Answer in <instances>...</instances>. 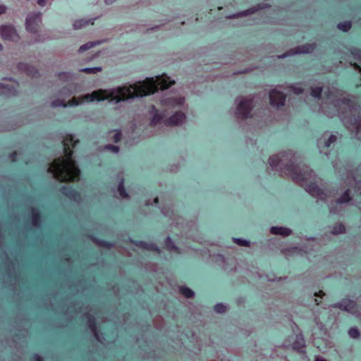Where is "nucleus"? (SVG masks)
<instances>
[{
	"label": "nucleus",
	"instance_id": "1",
	"mask_svg": "<svg viewBox=\"0 0 361 361\" xmlns=\"http://www.w3.org/2000/svg\"><path fill=\"white\" fill-rule=\"evenodd\" d=\"M281 158L277 155L271 156L269 159V164L273 171H277L278 167L281 166V170L286 171L295 183H302L311 178L314 171L307 166H302L296 164L295 152L288 149L280 153Z\"/></svg>",
	"mask_w": 361,
	"mask_h": 361
},
{
	"label": "nucleus",
	"instance_id": "2",
	"mask_svg": "<svg viewBox=\"0 0 361 361\" xmlns=\"http://www.w3.org/2000/svg\"><path fill=\"white\" fill-rule=\"evenodd\" d=\"M235 102L237 106L235 112L236 118L245 120L251 117V112L254 107L253 98L238 96Z\"/></svg>",
	"mask_w": 361,
	"mask_h": 361
},
{
	"label": "nucleus",
	"instance_id": "3",
	"mask_svg": "<svg viewBox=\"0 0 361 361\" xmlns=\"http://www.w3.org/2000/svg\"><path fill=\"white\" fill-rule=\"evenodd\" d=\"M82 318L86 319L87 326L92 333L94 338L100 343H104L106 337L104 333L99 332L96 317L90 312H85L83 314Z\"/></svg>",
	"mask_w": 361,
	"mask_h": 361
},
{
	"label": "nucleus",
	"instance_id": "4",
	"mask_svg": "<svg viewBox=\"0 0 361 361\" xmlns=\"http://www.w3.org/2000/svg\"><path fill=\"white\" fill-rule=\"evenodd\" d=\"M0 37L4 41L13 43H18L20 39V35L16 27L11 23L0 25Z\"/></svg>",
	"mask_w": 361,
	"mask_h": 361
},
{
	"label": "nucleus",
	"instance_id": "5",
	"mask_svg": "<svg viewBox=\"0 0 361 361\" xmlns=\"http://www.w3.org/2000/svg\"><path fill=\"white\" fill-rule=\"evenodd\" d=\"M175 84V81L166 74L156 75L155 79L152 78L151 93L159 92L164 89H168Z\"/></svg>",
	"mask_w": 361,
	"mask_h": 361
},
{
	"label": "nucleus",
	"instance_id": "6",
	"mask_svg": "<svg viewBox=\"0 0 361 361\" xmlns=\"http://www.w3.org/2000/svg\"><path fill=\"white\" fill-rule=\"evenodd\" d=\"M42 16L41 12L31 13L27 15L25 21V27L29 33L36 35L39 32Z\"/></svg>",
	"mask_w": 361,
	"mask_h": 361
},
{
	"label": "nucleus",
	"instance_id": "7",
	"mask_svg": "<svg viewBox=\"0 0 361 361\" xmlns=\"http://www.w3.org/2000/svg\"><path fill=\"white\" fill-rule=\"evenodd\" d=\"M288 341H293L291 344V348L293 350L300 354L306 353V351L305 350L306 347L305 340L301 331L298 334H292L291 335H290L288 336V340L286 341V343Z\"/></svg>",
	"mask_w": 361,
	"mask_h": 361
},
{
	"label": "nucleus",
	"instance_id": "8",
	"mask_svg": "<svg viewBox=\"0 0 361 361\" xmlns=\"http://www.w3.org/2000/svg\"><path fill=\"white\" fill-rule=\"evenodd\" d=\"M270 7L269 4L259 3L254 6H252L244 11H238L226 16L227 19H237L243 17H246L257 13L259 11L264 10Z\"/></svg>",
	"mask_w": 361,
	"mask_h": 361
},
{
	"label": "nucleus",
	"instance_id": "9",
	"mask_svg": "<svg viewBox=\"0 0 361 361\" xmlns=\"http://www.w3.org/2000/svg\"><path fill=\"white\" fill-rule=\"evenodd\" d=\"M269 97L272 107L279 109L285 106L286 94L276 88L270 90Z\"/></svg>",
	"mask_w": 361,
	"mask_h": 361
},
{
	"label": "nucleus",
	"instance_id": "10",
	"mask_svg": "<svg viewBox=\"0 0 361 361\" xmlns=\"http://www.w3.org/2000/svg\"><path fill=\"white\" fill-rule=\"evenodd\" d=\"M59 192L65 197H68L71 201L80 204L82 202V196L80 192L75 190L70 185H62L59 188Z\"/></svg>",
	"mask_w": 361,
	"mask_h": 361
},
{
	"label": "nucleus",
	"instance_id": "11",
	"mask_svg": "<svg viewBox=\"0 0 361 361\" xmlns=\"http://www.w3.org/2000/svg\"><path fill=\"white\" fill-rule=\"evenodd\" d=\"M17 68L19 71L25 73L28 77L37 78L40 76L39 70L34 66L25 62L17 63Z\"/></svg>",
	"mask_w": 361,
	"mask_h": 361
},
{
	"label": "nucleus",
	"instance_id": "12",
	"mask_svg": "<svg viewBox=\"0 0 361 361\" xmlns=\"http://www.w3.org/2000/svg\"><path fill=\"white\" fill-rule=\"evenodd\" d=\"M317 47H295L294 49H290L281 55H278L277 57L279 59H285L289 56H295L297 54H309L312 53L314 51V49Z\"/></svg>",
	"mask_w": 361,
	"mask_h": 361
},
{
	"label": "nucleus",
	"instance_id": "13",
	"mask_svg": "<svg viewBox=\"0 0 361 361\" xmlns=\"http://www.w3.org/2000/svg\"><path fill=\"white\" fill-rule=\"evenodd\" d=\"M345 125L351 126L356 130V135L361 140V116H350L342 118Z\"/></svg>",
	"mask_w": 361,
	"mask_h": 361
},
{
	"label": "nucleus",
	"instance_id": "14",
	"mask_svg": "<svg viewBox=\"0 0 361 361\" xmlns=\"http://www.w3.org/2000/svg\"><path fill=\"white\" fill-rule=\"evenodd\" d=\"M353 198H352V196L350 195V189H346L343 193L342 195H341L340 197H338L335 203H336V205L334 206V205H331L329 208V212L330 214H338V210H337V205L338 204H347V203H349L352 201Z\"/></svg>",
	"mask_w": 361,
	"mask_h": 361
},
{
	"label": "nucleus",
	"instance_id": "15",
	"mask_svg": "<svg viewBox=\"0 0 361 361\" xmlns=\"http://www.w3.org/2000/svg\"><path fill=\"white\" fill-rule=\"evenodd\" d=\"M128 242L130 244L143 250L154 251L158 254H160L161 252V249L157 246V245L153 243H147L143 240H134L132 238H128Z\"/></svg>",
	"mask_w": 361,
	"mask_h": 361
},
{
	"label": "nucleus",
	"instance_id": "16",
	"mask_svg": "<svg viewBox=\"0 0 361 361\" xmlns=\"http://www.w3.org/2000/svg\"><path fill=\"white\" fill-rule=\"evenodd\" d=\"M331 307L347 312H353L356 307V302L351 299L343 298L341 301L333 304Z\"/></svg>",
	"mask_w": 361,
	"mask_h": 361
},
{
	"label": "nucleus",
	"instance_id": "17",
	"mask_svg": "<svg viewBox=\"0 0 361 361\" xmlns=\"http://www.w3.org/2000/svg\"><path fill=\"white\" fill-rule=\"evenodd\" d=\"M186 118V116L181 111H176L169 118L164 121L166 126H176L180 125Z\"/></svg>",
	"mask_w": 361,
	"mask_h": 361
},
{
	"label": "nucleus",
	"instance_id": "18",
	"mask_svg": "<svg viewBox=\"0 0 361 361\" xmlns=\"http://www.w3.org/2000/svg\"><path fill=\"white\" fill-rule=\"evenodd\" d=\"M149 114L152 115L150 121L151 126H156L160 123L166 116V111H159L154 105H152L149 110Z\"/></svg>",
	"mask_w": 361,
	"mask_h": 361
},
{
	"label": "nucleus",
	"instance_id": "19",
	"mask_svg": "<svg viewBox=\"0 0 361 361\" xmlns=\"http://www.w3.org/2000/svg\"><path fill=\"white\" fill-rule=\"evenodd\" d=\"M305 190L312 197L319 198L322 200H325L326 197L324 190L320 188L316 183H310L309 184H306Z\"/></svg>",
	"mask_w": 361,
	"mask_h": 361
},
{
	"label": "nucleus",
	"instance_id": "20",
	"mask_svg": "<svg viewBox=\"0 0 361 361\" xmlns=\"http://www.w3.org/2000/svg\"><path fill=\"white\" fill-rule=\"evenodd\" d=\"M16 86L0 82V95L5 97H11L18 94Z\"/></svg>",
	"mask_w": 361,
	"mask_h": 361
},
{
	"label": "nucleus",
	"instance_id": "21",
	"mask_svg": "<svg viewBox=\"0 0 361 361\" xmlns=\"http://www.w3.org/2000/svg\"><path fill=\"white\" fill-rule=\"evenodd\" d=\"M31 224L37 228L42 226V217L39 210L36 207H30Z\"/></svg>",
	"mask_w": 361,
	"mask_h": 361
},
{
	"label": "nucleus",
	"instance_id": "22",
	"mask_svg": "<svg viewBox=\"0 0 361 361\" xmlns=\"http://www.w3.org/2000/svg\"><path fill=\"white\" fill-rule=\"evenodd\" d=\"M161 104L163 106L167 107H180L183 106L185 103V98L180 97H166L161 99Z\"/></svg>",
	"mask_w": 361,
	"mask_h": 361
},
{
	"label": "nucleus",
	"instance_id": "23",
	"mask_svg": "<svg viewBox=\"0 0 361 361\" xmlns=\"http://www.w3.org/2000/svg\"><path fill=\"white\" fill-rule=\"evenodd\" d=\"M4 255L6 260L4 262V265L6 276L9 279H16L17 274L15 263L9 259L6 253H4Z\"/></svg>",
	"mask_w": 361,
	"mask_h": 361
},
{
	"label": "nucleus",
	"instance_id": "24",
	"mask_svg": "<svg viewBox=\"0 0 361 361\" xmlns=\"http://www.w3.org/2000/svg\"><path fill=\"white\" fill-rule=\"evenodd\" d=\"M270 233L272 235H281L282 237L289 236L292 233V230L287 227L283 226H271Z\"/></svg>",
	"mask_w": 361,
	"mask_h": 361
},
{
	"label": "nucleus",
	"instance_id": "25",
	"mask_svg": "<svg viewBox=\"0 0 361 361\" xmlns=\"http://www.w3.org/2000/svg\"><path fill=\"white\" fill-rule=\"evenodd\" d=\"M337 140V137L336 135L331 134L327 140L319 139L317 141V146L320 149L319 152L322 153V148H329L331 145L334 143Z\"/></svg>",
	"mask_w": 361,
	"mask_h": 361
},
{
	"label": "nucleus",
	"instance_id": "26",
	"mask_svg": "<svg viewBox=\"0 0 361 361\" xmlns=\"http://www.w3.org/2000/svg\"><path fill=\"white\" fill-rule=\"evenodd\" d=\"M90 238L94 243L102 247L111 249L114 247L116 245L115 243L114 242H109L105 240L99 239L94 235H90Z\"/></svg>",
	"mask_w": 361,
	"mask_h": 361
},
{
	"label": "nucleus",
	"instance_id": "27",
	"mask_svg": "<svg viewBox=\"0 0 361 361\" xmlns=\"http://www.w3.org/2000/svg\"><path fill=\"white\" fill-rule=\"evenodd\" d=\"M96 18H89L87 20L86 19H78L76 20L73 24V27L74 30H79L84 27H85L87 25H92L94 23V21Z\"/></svg>",
	"mask_w": 361,
	"mask_h": 361
},
{
	"label": "nucleus",
	"instance_id": "28",
	"mask_svg": "<svg viewBox=\"0 0 361 361\" xmlns=\"http://www.w3.org/2000/svg\"><path fill=\"white\" fill-rule=\"evenodd\" d=\"M59 80L66 82L70 80L75 79L77 75L71 71H61L56 73Z\"/></svg>",
	"mask_w": 361,
	"mask_h": 361
},
{
	"label": "nucleus",
	"instance_id": "29",
	"mask_svg": "<svg viewBox=\"0 0 361 361\" xmlns=\"http://www.w3.org/2000/svg\"><path fill=\"white\" fill-rule=\"evenodd\" d=\"M164 248L169 251L180 252V248L175 244L169 235H168L164 240Z\"/></svg>",
	"mask_w": 361,
	"mask_h": 361
},
{
	"label": "nucleus",
	"instance_id": "30",
	"mask_svg": "<svg viewBox=\"0 0 361 361\" xmlns=\"http://www.w3.org/2000/svg\"><path fill=\"white\" fill-rule=\"evenodd\" d=\"M117 191L119 193L120 196L123 199H128L130 197L128 193L126 192L124 186V179L121 178L118 187H117Z\"/></svg>",
	"mask_w": 361,
	"mask_h": 361
},
{
	"label": "nucleus",
	"instance_id": "31",
	"mask_svg": "<svg viewBox=\"0 0 361 361\" xmlns=\"http://www.w3.org/2000/svg\"><path fill=\"white\" fill-rule=\"evenodd\" d=\"M180 293L186 298L190 299L195 296V292L188 286H183L179 288Z\"/></svg>",
	"mask_w": 361,
	"mask_h": 361
},
{
	"label": "nucleus",
	"instance_id": "32",
	"mask_svg": "<svg viewBox=\"0 0 361 361\" xmlns=\"http://www.w3.org/2000/svg\"><path fill=\"white\" fill-rule=\"evenodd\" d=\"M102 68L101 66H95V67H85L79 69V72L85 73L87 74H96L99 72H101Z\"/></svg>",
	"mask_w": 361,
	"mask_h": 361
},
{
	"label": "nucleus",
	"instance_id": "33",
	"mask_svg": "<svg viewBox=\"0 0 361 361\" xmlns=\"http://www.w3.org/2000/svg\"><path fill=\"white\" fill-rule=\"evenodd\" d=\"M323 87L322 86L312 87L310 89V95L317 99H322Z\"/></svg>",
	"mask_w": 361,
	"mask_h": 361
},
{
	"label": "nucleus",
	"instance_id": "34",
	"mask_svg": "<svg viewBox=\"0 0 361 361\" xmlns=\"http://www.w3.org/2000/svg\"><path fill=\"white\" fill-rule=\"evenodd\" d=\"M337 27L343 32H348L352 27V23L350 20L343 21L338 23Z\"/></svg>",
	"mask_w": 361,
	"mask_h": 361
},
{
	"label": "nucleus",
	"instance_id": "35",
	"mask_svg": "<svg viewBox=\"0 0 361 361\" xmlns=\"http://www.w3.org/2000/svg\"><path fill=\"white\" fill-rule=\"evenodd\" d=\"M345 231H346L345 226L343 224L340 223V224L333 226L332 230H331V233L333 235L343 234L345 233Z\"/></svg>",
	"mask_w": 361,
	"mask_h": 361
},
{
	"label": "nucleus",
	"instance_id": "36",
	"mask_svg": "<svg viewBox=\"0 0 361 361\" xmlns=\"http://www.w3.org/2000/svg\"><path fill=\"white\" fill-rule=\"evenodd\" d=\"M233 241L236 243L238 245L241 247H250V242L248 240L243 239L241 238H233Z\"/></svg>",
	"mask_w": 361,
	"mask_h": 361
},
{
	"label": "nucleus",
	"instance_id": "37",
	"mask_svg": "<svg viewBox=\"0 0 361 361\" xmlns=\"http://www.w3.org/2000/svg\"><path fill=\"white\" fill-rule=\"evenodd\" d=\"M51 106L52 108H56V107H63L66 108L68 107V104L66 103L64 100L56 99L51 102Z\"/></svg>",
	"mask_w": 361,
	"mask_h": 361
},
{
	"label": "nucleus",
	"instance_id": "38",
	"mask_svg": "<svg viewBox=\"0 0 361 361\" xmlns=\"http://www.w3.org/2000/svg\"><path fill=\"white\" fill-rule=\"evenodd\" d=\"M102 150H111L112 152L117 154L120 151V147L112 144H107L102 147Z\"/></svg>",
	"mask_w": 361,
	"mask_h": 361
},
{
	"label": "nucleus",
	"instance_id": "39",
	"mask_svg": "<svg viewBox=\"0 0 361 361\" xmlns=\"http://www.w3.org/2000/svg\"><path fill=\"white\" fill-rule=\"evenodd\" d=\"M59 94L65 97H70L73 94V91L71 87L65 86L60 90Z\"/></svg>",
	"mask_w": 361,
	"mask_h": 361
},
{
	"label": "nucleus",
	"instance_id": "40",
	"mask_svg": "<svg viewBox=\"0 0 361 361\" xmlns=\"http://www.w3.org/2000/svg\"><path fill=\"white\" fill-rule=\"evenodd\" d=\"M348 334L352 338H358L360 336V332L357 327H351L348 330Z\"/></svg>",
	"mask_w": 361,
	"mask_h": 361
},
{
	"label": "nucleus",
	"instance_id": "41",
	"mask_svg": "<svg viewBox=\"0 0 361 361\" xmlns=\"http://www.w3.org/2000/svg\"><path fill=\"white\" fill-rule=\"evenodd\" d=\"M214 310L216 312L222 314L227 310V306L222 302H219L214 306Z\"/></svg>",
	"mask_w": 361,
	"mask_h": 361
},
{
	"label": "nucleus",
	"instance_id": "42",
	"mask_svg": "<svg viewBox=\"0 0 361 361\" xmlns=\"http://www.w3.org/2000/svg\"><path fill=\"white\" fill-rule=\"evenodd\" d=\"M352 48L350 52L354 59L361 61V49H357L355 47H352Z\"/></svg>",
	"mask_w": 361,
	"mask_h": 361
},
{
	"label": "nucleus",
	"instance_id": "43",
	"mask_svg": "<svg viewBox=\"0 0 361 361\" xmlns=\"http://www.w3.org/2000/svg\"><path fill=\"white\" fill-rule=\"evenodd\" d=\"M84 98H85V100L87 102H95V101H102V99H99L97 96H96L95 94H94L93 93L92 94H87L84 96Z\"/></svg>",
	"mask_w": 361,
	"mask_h": 361
},
{
	"label": "nucleus",
	"instance_id": "44",
	"mask_svg": "<svg viewBox=\"0 0 361 361\" xmlns=\"http://www.w3.org/2000/svg\"><path fill=\"white\" fill-rule=\"evenodd\" d=\"M212 260L219 264H223L225 262V257L221 254L214 255L212 257Z\"/></svg>",
	"mask_w": 361,
	"mask_h": 361
},
{
	"label": "nucleus",
	"instance_id": "45",
	"mask_svg": "<svg viewBox=\"0 0 361 361\" xmlns=\"http://www.w3.org/2000/svg\"><path fill=\"white\" fill-rule=\"evenodd\" d=\"M291 91L296 95H300L304 92V89L301 87H296L293 85L290 86Z\"/></svg>",
	"mask_w": 361,
	"mask_h": 361
},
{
	"label": "nucleus",
	"instance_id": "46",
	"mask_svg": "<svg viewBox=\"0 0 361 361\" xmlns=\"http://www.w3.org/2000/svg\"><path fill=\"white\" fill-rule=\"evenodd\" d=\"M121 137H122L121 131L120 130H116L115 133L112 137V140L114 142L117 143V142H120V140H121Z\"/></svg>",
	"mask_w": 361,
	"mask_h": 361
},
{
	"label": "nucleus",
	"instance_id": "47",
	"mask_svg": "<svg viewBox=\"0 0 361 361\" xmlns=\"http://www.w3.org/2000/svg\"><path fill=\"white\" fill-rule=\"evenodd\" d=\"M66 104H68V106L75 107V106H79L81 104V102L78 101V99H74L70 100Z\"/></svg>",
	"mask_w": 361,
	"mask_h": 361
},
{
	"label": "nucleus",
	"instance_id": "48",
	"mask_svg": "<svg viewBox=\"0 0 361 361\" xmlns=\"http://www.w3.org/2000/svg\"><path fill=\"white\" fill-rule=\"evenodd\" d=\"M2 80L13 82L16 84V87L19 86V82L13 77H4L1 78Z\"/></svg>",
	"mask_w": 361,
	"mask_h": 361
},
{
	"label": "nucleus",
	"instance_id": "49",
	"mask_svg": "<svg viewBox=\"0 0 361 361\" xmlns=\"http://www.w3.org/2000/svg\"><path fill=\"white\" fill-rule=\"evenodd\" d=\"M111 92L112 94H114L115 96H118L119 94H121L122 90H121V87H118L112 88L111 90Z\"/></svg>",
	"mask_w": 361,
	"mask_h": 361
},
{
	"label": "nucleus",
	"instance_id": "50",
	"mask_svg": "<svg viewBox=\"0 0 361 361\" xmlns=\"http://www.w3.org/2000/svg\"><path fill=\"white\" fill-rule=\"evenodd\" d=\"M87 283L84 280H79L76 283L75 286L78 287L82 288L83 290H85L87 288L86 287Z\"/></svg>",
	"mask_w": 361,
	"mask_h": 361
},
{
	"label": "nucleus",
	"instance_id": "51",
	"mask_svg": "<svg viewBox=\"0 0 361 361\" xmlns=\"http://www.w3.org/2000/svg\"><path fill=\"white\" fill-rule=\"evenodd\" d=\"M18 154L16 152H13L9 154L8 157L13 161L16 162L17 160Z\"/></svg>",
	"mask_w": 361,
	"mask_h": 361
},
{
	"label": "nucleus",
	"instance_id": "52",
	"mask_svg": "<svg viewBox=\"0 0 361 361\" xmlns=\"http://www.w3.org/2000/svg\"><path fill=\"white\" fill-rule=\"evenodd\" d=\"M102 41H90L83 44L82 45H100Z\"/></svg>",
	"mask_w": 361,
	"mask_h": 361
},
{
	"label": "nucleus",
	"instance_id": "53",
	"mask_svg": "<svg viewBox=\"0 0 361 361\" xmlns=\"http://www.w3.org/2000/svg\"><path fill=\"white\" fill-rule=\"evenodd\" d=\"M159 204V197H155L154 200H153V203L150 202V200H148L147 202V205H152V204H154L155 206H157Z\"/></svg>",
	"mask_w": 361,
	"mask_h": 361
},
{
	"label": "nucleus",
	"instance_id": "54",
	"mask_svg": "<svg viewBox=\"0 0 361 361\" xmlns=\"http://www.w3.org/2000/svg\"><path fill=\"white\" fill-rule=\"evenodd\" d=\"M6 11H7L6 6H5L4 4H0V16L6 13Z\"/></svg>",
	"mask_w": 361,
	"mask_h": 361
},
{
	"label": "nucleus",
	"instance_id": "55",
	"mask_svg": "<svg viewBox=\"0 0 361 361\" xmlns=\"http://www.w3.org/2000/svg\"><path fill=\"white\" fill-rule=\"evenodd\" d=\"M32 361H44L42 357L39 354L33 355Z\"/></svg>",
	"mask_w": 361,
	"mask_h": 361
},
{
	"label": "nucleus",
	"instance_id": "56",
	"mask_svg": "<svg viewBox=\"0 0 361 361\" xmlns=\"http://www.w3.org/2000/svg\"><path fill=\"white\" fill-rule=\"evenodd\" d=\"M92 47H80L79 49H78V52L79 53H83L85 52V51H87L89 50L90 49H91Z\"/></svg>",
	"mask_w": 361,
	"mask_h": 361
},
{
	"label": "nucleus",
	"instance_id": "57",
	"mask_svg": "<svg viewBox=\"0 0 361 361\" xmlns=\"http://www.w3.org/2000/svg\"><path fill=\"white\" fill-rule=\"evenodd\" d=\"M62 150L63 152H66V151L67 150V148H68V145H67V143L66 142L65 140H63L62 142Z\"/></svg>",
	"mask_w": 361,
	"mask_h": 361
},
{
	"label": "nucleus",
	"instance_id": "58",
	"mask_svg": "<svg viewBox=\"0 0 361 361\" xmlns=\"http://www.w3.org/2000/svg\"><path fill=\"white\" fill-rule=\"evenodd\" d=\"M99 52H97L93 55H92L90 57L88 58V61H92L95 59H97L99 56Z\"/></svg>",
	"mask_w": 361,
	"mask_h": 361
},
{
	"label": "nucleus",
	"instance_id": "59",
	"mask_svg": "<svg viewBox=\"0 0 361 361\" xmlns=\"http://www.w3.org/2000/svg\"><path fill=\"white\" fill-rule=\"evenodd\" d=\"M314 361H327L324 357L317 355L315 357Z\"/></svg>",
	"mask_w": 361,
	"mask_h": 361
},
{
	"label": "nucleus",
	"instance_id": "60",
	"mask_svg": "<svg viewBox=\"0 0 361 361\" xmlns=\"http://www.w3.org/2000/svg\"><path fill=\"white\" fill-rule=\"evenodd\" d=\"M281 279V278H268L267 280L269 281H280Z\"/></svg>",
	"mask_w": 361,
	"mask_h": 361
},
{
	"label": "nucleus",
	"instance_id": "61",
	"mask_svg": "<svg viewBox=\"0 0 361 361\" xmlns=\"http://www.w3.org/2000/svg\"><path fill=\"white\" fill-rule=\"evenodd\" d=\"M116 0H104L105 3L106 4H111L112 3H114Z\"/></svg>",
	"mask_w": 361,
	"mask_h": 361
},
{
	"label": "nucleus",
	"instance_id": "62",
	"mask_svg": "<svg viewBox=\"0 0 361 361\" xmlns=\"http://www.w3.org/2000/svg\"><path fill=\"white\" fill-rule=\"evenodd\" d=\"M248 71H249L248 69L245 68V69H244L243 71H238V73H247Z\"/></svg>",
	"mask_w": 361,
	"mask_h": 361
},
{
	"label": "nucleus",
	"instance_id": "63",
	"mask_svg": "<svg viewBox=\"0 0 361 361\" xmlns=\"http://www.w3.org/2000/svg\"><path fill=\"white\" fill-rule=\"evenodd\" d=\"M161 212H162L165 216H169V214H168V213H166V212H164V208L161 209Z\"/></svg>",
	"mask_w": 361,
	"mask_h": 361
},
{
	"label": "nucleus",
	"instance_id": "64",
	"mask_svg": "<svg viewBox=\"0 0 361 361\" xmlns=\"http://www.w3.org/2000/svg\"><path fill=\"white\" fill-rule=\"evenodd\" d=\"M160 27H161L160 25L155 26V27H152L151 30H157V29H159Z\"/></svg>",
	"mask_w": 361,
	"mask_h": 361
}]
</instances>
